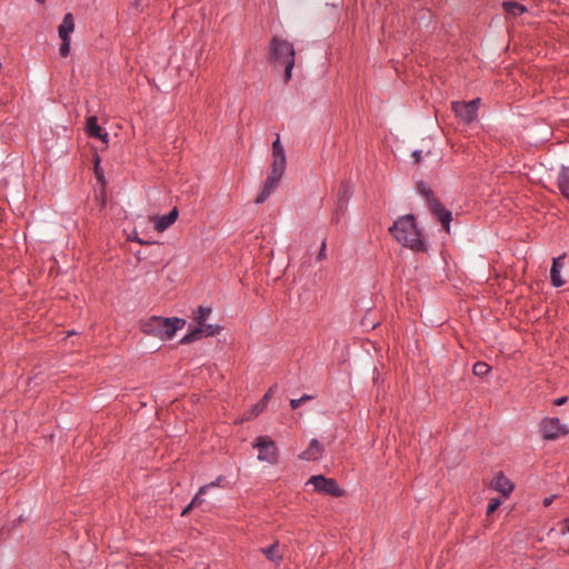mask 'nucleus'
<instances>
[{"mask_svg": "<svg viewBox=\"0 0 569 569\" xmlns=\"http://www.w3.org/2000/svg\"><path fill=\"white\" fill-rule=\"evenodd\" d=\"M389 231L403 247L418 252L426 250L425 241L421 238L420 230L418 229L412 214H406L398 218L389 228Z\"/></svg>", "mask_w": 569, "mask_h": 569, "instance_id": "f257e3e1", "label": "nucleus"}, {"mask_svg": "<svg viewBox=\"0 0 569 569\" xmlns=\"http://www.w3.org/2000/svg\"><path fill=\"white\" fill-rule=\"evenodd\" d=\"M210 312H211L210 308H206V307H202V306H200L198 308V310L194 313V320L198 323V327L192 329L188 335H186L181 339V343H190V342H193L196 340H199L200 338H202L204 336L206 337H210V336H214L216 333L219 332V327L218 326H212V325H206L204 323V321L209 317Z\"/></svg>", "mask_w": 569, "mask_h": 569, "instance_id": "f03ea898", "label": "nucleus"}, {"mask_svg": "<svg viewBox=\"0 0 569 569\" xmlns=\"http://www.w3.org/2000/svg\"><path fill=\"white\" fill-rule=\"evenodd\" d=\"M419 192L426 197L430 211L441 222L447 231H449V223L451 220L450 211L446 210L442 204L433 197L431 190L423 183L418 186Z\"/></svg>", "mask_w": 569, "mask_h": 569, "instance_id": "7ed1b4c3", "label": "nucleus"}, {"mask_svg": "<svg viewBox=\"0 0 569 569\" xmlns=\"http://www.w3.org/2000/svg\"><path fill=\"white\" fill-rule=\"evenodd\" d=\"M253 448L259 450L258 460L274 465L278 461V448L269 437L260 436L256 438Z\"/></svg>", "mask_w": 569, "mask_h": 569, "instance_id": "20e7f679", "label": "nucleus"}, {"mask_svg": "<svg viewBox=\"0 0 569 569\" xmlns=\"http://www.w3.org/2000/svg\"><path fill=\"white\" fill-rule=\"evenodd\" d=\"M270 58L280 63L295 59L293 46L284 39L273 37L270 43Z\"/></svg>", "mask_w": 569, "mask_h": 569, "instance_id": "39448f33", "label": "nucleus"}, {"mask_svg": "<svg viewBox=\"0 0 569 569\" xmlns=\"http://www.w3.org/2000/svg\"><path fill=\"white\" fill-rule=\"evenodd\" d=\"M479 103L480 99H473L469 102L455 101L451 106L456 116L463 122L469 123L476 120Z\"/></svg>", "mask_w": 569, "mask_h": 569, "instance_id": "423d86ee", "label": "nucleus"}, {"mask_svg": "<svg viewBox=\"0 0 569 569\" xmlns=\"http://www.w3.org/2000/svg\"><path fill=\"white\" fill-rule=\"evenodd\" d=\"M308 483L312 485L315 490L321 493L332 497H340L342 495V490L338 487L337 482L323 476H312Z\"/></svg>", "mask_w": 569, "mask_h": 569, "instance_id": "0eeeda50", "label": "nucleus"}, {"mask_svg": "<svg viewBox=\"0 0 569 569\" xmlns=\"http://www.w3.org/2000/svg\"><path fill=\"white\" fill-rule=\"evenodd\" d=\"M541 432L546 439L552 440L567 435L569 429L559 419L547 418L541 422Z\"/></svg>", "mask_w": 569, "mask_h": 569, "instance_id": "6e6552de", "label": "nucleus"}, {"mask_svg": "<svg viewBox=\"0 0 569 569\" xmlns=\"http://www.w3.org/2000/svg\"><path fill=\"white\" fill-rule=\"evenodd\" d=\"M86 132L88 136L100 139L106 146L109 142V134L98 124V119L94 116L87 118Z\"/></svg>", "mask_w": 569, "mask_h": 569, "instance_id": "1a4fd4ad", "label": "nucleus"}, {"mask_svg": "<svg viewBox=\"0 0 569 569\" xmlns=\"http://www.w3.org/2000/svg\"><path fill=\"white\" fill-rule=\"evenodd\" d=\"M186 321L179 318H163L161 339H171L176 331L184 326Z\"/></svg>", "mask_w": 569, "mask_h": 569, "instance_id": "9d476101", "label": "nucleus"}, {"mask_svg": "<svg viewBox=\"0 0 569 569\" xmlns=\"http://www.w3.org/2000/svg\"><path fill=\"white\" fill-rule=\"evenodd\" d=\"M281 178L282 177L280 176H273L272 173H269L261 192L256 198V203L264 202L269 198V196L277 189Z\"/></svg>", "mask_w": 569, "mask_h": 569, "instance_id": "9b49d317", "label": "nucleus"}, {"mask_svg": "<svg viewBox=\"0 0 569 569\" xmlns=\"http://www.w3.org/2000/svg\"><path fill=\"white\" fill-rule=\"evenodd\" d=\"M566 254H561L553 259L550 269V279L553 287L559 288L565 284V280L560 276V270L565 267Z\"/></svg>", "mask_w": 569, "mask_h": 569, "instance_id": "f8f14e48", "label": "nucleus"}, {"mask_svg": "<svg viewBox=\"0 0 569 569\" xmlns=\"http://www.w3.org/2000/svg\"><path fill=\"white\" fill-rule=\"evenodd\" d=\"M323 450V446L317 439H312L309 447L299 455V458L307 461H316L321 458Z\"/></svg>", "mask_w": 569, "mask_h": 569, "instance_id": "ddd939ff", "label": "nucleus"}, {"mask_svg": "<svg viewBox=\"0 0 569 569\" xmlns=\"http://www.w3.org/2000/svg\"><path fill=\"white\" fill-rule=\"evenodd\" d=\"M490 486L502 493L505 497L509 496V493L513 490L512 482L502 473L498 472L491 480Z\"/></svg>", "mask_w": 569, "mask_h": 569, "instance_id": "4468645a", "label": "nucleus"}, {"mask_svg": "<svg viewBox=\"0 0 569 569\" xmlns=\"http://www.w3.org/2000/svg\"><path fill=\"white\" fill-rule=\"evenodd\" d=\"M178 209L173 208L168 214L162 217H154L152 218L154 222V229L159 232L164 231L168 229L171 224L176 222L178 219Z\"/></svg>", "mask_w": 569, "mask_h": 569, "instance_id": "2eb2a0df", "label": "nucleus"}, {"mask_svg": "<svg viewBox=\"0 0 569 569\" xmlns=\"http://www.w3.org/2000/svg\"><path fill=\"white\" fill-rule=\"evenodd\" d=\"M162 323H163V318L151 317L148 320H146L144 322H142L141 329L147 335H152V336L160 338L161 331H162V328H161Z\"/></svg>", "mask_w": 569, "mask_h": 569, "instance_id": "dca6fc26", "label": "nucleus"}, {"mask_svg": "<svg viewBox=\"0 0 569 569\" xmlns=\"http://www.w3.org/2000/svg\"><path fill=\"white\" fill-rule=\"evenodd\" d=\"M74 29L73 16L71 13H67L63 17L61 24L59 26V37L61 40L70 39V34Z\"/></svg>", "mask_w": 569, "mask_h": 569, "instance_id": "f3484780", "label": "nucleus"}, {"mask_svg": "<svg viewBox=\"0 0 569 569\" xmlns=\"http://www.w3.org/2000/svg\"><path fill=\"white\" fill-rule=\"evenodd\" d=\"M558 186L561 193L569 199V168H563L558 178Z\"/></svg>", "mask_w": 569, "mask_h": 569, "instance_id": "a211bd4d", "label": "nucleus"}, {"mask_svg": "<svg viewBox=\"0 0 569 569\" xmlns=\"http://www.w3.org/2000/svg\"><path fill=\"white\" fill-rule=\"evenodd\" d=\"M287 159L286 157H272L271 171L273 176H283L286 170Z\"/></svg>", "mask_w": 569, "mask_h": 569, "instance_id": "6ab92c4d", "label": "nucleus"}, {"mask_svg": "<svg viewBox=\"0 0 569 569\" xmlns=\"http://www.w3.org/2000/svg\"><path fill=\"white\" fill-rule=\"evenodd\" d=\"M261 551L272 562L279 563L282 560V555L278 551V542L272 543L269 548L261 549Z\"/></svg>", "mask_w": 569, "mask_h": 569, "instance_id": "aec40b11", "label": "nucleus"}, {"mask_svg": "<svg viewBox=\"0 0 569 569\" xmlns=\"http://www.w3.org/2000/svg\"><path fill=\"white\" fill-rule=\"evenodd\" d=\"M502 7L508 13L512 16H519L527 11V8L525 6L512 1H505L502 3Z\"/></svg>", "mask_w": 569, "mask_h": 569, "instance_id": "412c9836", "label": "nucleus"}, {"mask_svg": "<svg viewBox=\"0 0 569 569\" xmlns=\"http://www.w3.org/2000/svg\"><path fill=\"white\" fill-rule=\"evenodd\" d=\"M351 193H352V189L348 183H343L340 186L339 191H338V201H339V207L341 209H343V207L346 206Z\"/></svg>", "mask_w": 569, "mask_h": 569, "instance_id": "4be33fe9", "label": "nucleus"}, {"mask_svg": "<svg viewBox=\"0 0 569 569\" xmlns=\"http://www.w3.org/2000/svg\"><path fill=\"white\" fill-rule=\"evenodd\" d=\"M270 392H271V390L264 395V397L261 399L260 402H258L257 405H254L252 407V416H258L264 410V408L267 407V402H268Z\"/></svg>", "mask_w": 569, "mask_h": 569, "instance_id": "5701e85b", "label": "nucleus"}, {"mask_svg": "<svg viewBox=\"0 0 569 569\" xmlns=\"http://www.w3.org/2000/svg\"><path fill=\"white\" fill-rule=\"evenodd\" d=\"M272 157H286L284 148L280 142L279 136H277L272 143Z\"/></svg>", "mask_w": 569, "mask_h": 569, "instance_id": "b1692460", "label": "nucleus"}, {"mask_svg": "<svg viewBox=\"0 0 569 569\" xmlns=\"http://www.w3.org/2000/svg\"><path fill=\"white\" fill-rule=\"evenodd\" d=\"M200 490L194 496V498L191 500V502L182 510V516H186L192 508L200 506L202 503Z\"/></svg>", "mask_w": 569, "mask_h": 569, "instance_id": "393cba45", "label": "nucleus"}, {"mask_svg": "<svg viewBox=\"0 0 569 569\" xmlns=\"http://www.w3.org/2000/svg\"><path fill=\"white\" fill-rule=\"evenodd\" d=\"M489 369L490 368L487 363L477 362V363H475L472 371L476 376H485L489 372Z\"/></svg>", "mask_w": 569, "mask_h": 569, "instance_id": "a878e982", "label": "nucleus"}, {"mask_svg": "<svg viewBox=\"0 0 569 569\" xmlns=\"http://www.w3.org/2000/svg\"><path fill=\"white\" fill-rule=\"evenodd\" d=\"M500 505H501L500 499H498V498L490 499L488 508H487V516H490L491 513H493L499 508Z\"/></svg>", "mask_w": 569, "mask_h": 569, "instance_id": "bb28decb", "label": "nucleus"}, {"mask_svg": "<svg viewBox=\"0 0 569 569\" xmlns=\"http://www.w3.org/2000/svg\"><path fill=\"white\" fill-rule=\"evenodd\" d=\"M283 64H286V70H284V81H289L291 79V72H292V68L295 66V59H289L287 62H284Z\"/></svg>", "mask_w": 569, "mask_h": 569, "instance_id": "cd10ccee", "label": "nucleus"}, {"mask_svg": "<svg viewBox=\"0 0 569 569\" xmlns=\"http://www.w3.org/2000/svg\"><path fill=\"white\" fill-rule=\"evenodd\" d=\"M59 52L61 57H67L70 52V39L62 40Z\"/></svg>", "mask_w": 569, "mask_h": 569, "instance_id": "c85d7f7f", "label": "nucleus"}, {"mask_svg": "<svg viewBox=\"0 0 569 569\" xmlns=\"http://www.w3.org/2000/svg\"><path fill=\"white\" fill-rule=\"evenodd\" d=\"M222 481H223V477L222 476L218 477L216 481H212L211 483L201 487L200 493H204L209 488L220 486Z\"/></svg>", "mask_w": 569, "mask_h": 569, "instance_id": "c756f323", "label": "nucleus"}, {"mask_svg": "<svg viewBox=\"0 0 569 569\" xmlns=\"http://www.w3.org/2000/svg\"><path fill=\"white\" fill-rule=\"evenodd\" d=\"M99 161H100V159L97 157V159H96V166H94V173H96L97 179H98L101 183H104V181H103V177H102V172H101V170H100V168H99Z\"/></svg>", "mask_w": 569, "mask_h": 569, "instance_id": "7c9ffc66", "label": "nucleus"}, {"mask_svg": "<svg viewBox=\"0 0 569 569\" xmlns=\"http://www.w3.org/2000/svg\"><path fill=\"white\" fill-rule=\"evenodd\" d=\"M326 258V242H322L320 251L318 253V259L322 260Z\"/></svg>", "mask_w": 569, "mask_h": 569, "instance_id": "2f4dec72", "label": "nucleus"}, {"mask_svg": "<svg viewBox=\"0 0 569 569\" xmlns=\"http://www.w3.org/2000/svg\"><path fill=\"white\" fill-rule=\"evenodd\" d=\"M302 403H303V402H302L301 398H299V399H292V400L290 401V406H291V408H292V409H297V408H298L299 406H301Z\"/></svg>", "mask_w": 569, "mask_h": 569, "instance_id": "473e14b6", "label": "nucleus"}, {"mask_svg": "<svg viewBox=\"0 0 569 569\" xmlns=\"http://www.w3.org/2000/svg\"><path fill=\"white\" fill-rule=\"evenodd\" d=\"M412 158L415 159V162H416V163H419V162H420V160H421V158H422V156H421V151H418V150H417V151H413V152H412Z\"/></svg>", "mask_w": 569, "mask_h": 569, "instance_id": "72a5a7b5", "label": "nucleus"}, {"mask_svg": "<svg viewBox=\"0 0 569 569\" xmlns=\"http://www.w3.org/2000/svg\"><path fill=\"white\" fill-rule=\"evenodd\" d=\"M568 398L567 397H561V398H558L557 400H555V405L556 406H562L567 402Z\"/></svg>", "mask_w": 569, "mask_h": 569, "instance_id": "f704fd0d", "label": "nucleus"}, {"mask_svg": "<svg viewBox=\"0 0 569 569\" xmlns=\"http://www.w3.org/2000/svg\"><path fill=\"white\" fill-rule=\"evenodd\" d=\"M553 499H555V496L545 498L543 499V506L545 507H549L552 503Z\"/></svg>", "mask_w": 569, "mask_h": 569, "instance_id": "c9c22d12", "label": "nucleus"}, {"mask_svg": "<svg viewBox=\"0 0 569 569\" xmlns=\"http://www.w3.org/2000/svg\"><path fill=\"white\" fill-rule=\"evenodd\" d=\"M311 399H312V396H310V395H303V396L301 397V400H302V402H303V403H305V402H307V401H309V400H311Z\"/></svg>", "mask_w": 569, "mask_h": 569, "instance_id": "e433bc0d", "label": "nucleus"}, {"mask_svg": "<svg viewBox=\"0 0 569 569\" xmlns=\"http://www.w3.org/2000/svg\"><path fill=\"white\" fill-rule=\"evenodd\" d=\"M563 525H565V529H566V531H567V532H569V518H566V519L563 520Z\"/></svg>", "mask_w": 569, "mask_h": 569, "instance_id": "4c0bfd02", "label": "nucleus"}, {"mask_svg": "<svg viewBox=\"0 0 569 569\" xmlns=\"http://www.w3.org/2000/svg\"><path fill=\"white\" fill-rule=\"evenodd\" d=\"M39 3H43L46 0H37Z\"/></svg>", "mask_w": 569, "mask_h": 569, "instance_id": "58836bf2", "label": "nucleus"}]
</instances>
